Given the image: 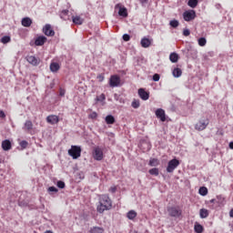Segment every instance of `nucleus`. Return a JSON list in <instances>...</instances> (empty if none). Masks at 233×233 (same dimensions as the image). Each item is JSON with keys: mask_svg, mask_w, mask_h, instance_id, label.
<instances>
[{"mask_svg": "<svg viewBox=\"0 0 233 233\" xmlns=\"http://www.w3.org/2000/svg\"><path fill=\"white\" fill-rule=\"evenodd\" d=\"M112 208V200L108 195H101L99 197V205L96 207L97 212L103 214L105 210H110Z\"/></svg>", "mask_w": 233, "mask_h": 233, "instance_id": "1", "label": "nucleus"}, {"mask_svg": "<svg viewBox=\"0 0 233 233\" xmlns=\"http://www.w3.org/2000/svg\"><path fill=\"white\" fill-rule=\"evenodd\" d=\"M68 154L73 157V159H77L81 157V147L77 146H72L68 150Z\"/></svg>", "mask_w": 233, "mask_h": 233, "instance_id": "2", "label": "nucleus"}, {"mask_svg": "<svg viewBox=\"0 0 233 233\" xmlns=\"http://www.w3.org/2000/svg\"><path fill=\"white\" fill-rule=\"evenodd\" d=\"M208 123H209L208 118H203L196 124L195 129L201 132V130H205V128L208 127Z\"/></svg>", "mask_w": 233, "mask_h": 233, "instance_id": "3", "label": "nucleus"}, {"mask_svg": "<svg viewBox=\"0 0 233 233\" xmlns=\"http://www.w3.org/2000/svg\"><path fill=\"white\" fill-rule=\"evenodd\" d=\"M177 167H179V160H177L176 158L172 159L167 164V172H168L170 174V173L174 172L176 170V168H177Z\"/></svg>", "mask_w": 233, "mask_h": 233, "instance_id": "4", "label": "nucleus"}, {"mask_svg": "<svg viewBox=\"0 0 233 233\" xmlns=\"http://www.w3.org/2000/svg\"><path fill=\"white\" fill-rule=\"evenodd\" d=\"M167 212L171 218H179L181 216V209L176 207H168Z\"/></svg>", "mask_w": 233, "mask_h": 233, "instance_id": "5", "label": "nucleus"}, {"mask_svg": "<svg viewBox=\"0 0 233 233\" xmlns=\"http://www.w3.org/2000/svg\"><path fill=\"white\" fill-rule=\"evenodd\" d=\"M121 83V78L118 76H111L109 79V86L112 88H116V86H119Z\"/></svg>", "mask_w": 233, "mask_h": 233, "instance_id": "6", "label": "nucleus"}, {"mask_svg": "<svg viewBox=\"0 0 233 233\" xmlns=\"http://www.w3.org/2000/svg\"><path fill=\"white\" fill-rule=\"evenodd\" d=\"M93 157L96 161H101L103 159V149L99 147H95L93 151Z\"/></svg>", "mask_w": 233, "mask_h": 233, "instance_id": "7", "label": "nucleus"}, {"mask_svg": "<svg viewBox=\"0 0 233 233\" xmlns=\"http://www.w3.org/2000/svg\"><path fill=\"white\" fill-rule=\"evenodd\" d=\"M183 18L185 21H192L193 19H196V11L194 10H189L186 11L183 14Z\"/></svg>", "mask_w": 233, "mask_h": 233, "instance_id": "8", "label": "nucleus"}, {"mask_svg": "<svg viewBox=\"0 0 233 233\" xmlns=\"http://www.w3.org/2000/svg\"><path fill=\"white\" fill-rule=\"evenodd\" d=\"M116 10L118 9V15L121 17H128V11L126 7H122L121 4H116L115 6Z\"/></svg>", "mask_w": 233, "mask_h": 233, "instance_id": "9", "label": "nucleus"}, {"mask_svg": "<svg viewBox=\"0 0 233 233\" xmlns=\"http://www.w3.org/2000/svg\"><path fill=\"white\" fill-rule=\"evenodd\" d=\"M43 32H44L45 35H47L49 37L56 35V32L54 31V29H52V25L49 24H46L44 26Z\"/></svg>", "mask_w": 233, "mask_h": 233, "instance_id": "10", "label": "nucleus"}, {"mask_svg": "<svg viewBox=\"0 0 233 233\" xmlns=\"http://www.w3.org/2000/svg\"><path fill=\"white\" fill-rule=\"evenodd\" d=\"M156 116L157 119H160L163 123L167 121V115L165 114V111L162 108H158L156 110Z\"/></svg>", "mask_w": 233, "mask_h": 233, "instance_id": "11", "label": "nucleus"}, {"mask_svg": "<svg viewBox=\"0 0 233 233\" xmlns=\"http://www.w3.org/2000/svg\"><path fill=\"white\" fill-rule=\"evenodd\" d=\"M153 41V39L143 37L140 41L142 48H148L152 45Z\"/></svg>", "mask_w": 233, "mask_h": 233, "instance_id": "12", "label": "nucleus"}, {"mask_svg": "<svg viewBox=\"0 0 233 233\" xmlns=\"http://www.w3.org/2000/svg\"><path fill=\"white\" fill-rule=\"evenodd\" d=\"M46 121L49 123V125H57V123H59V116L56 115H50L46 117Z\"/></svg>", "mask_w": 233, "mask_h": 233, "instance_id": "13", "label": "nucleus"}, {"mask_svg": "<svg viewBox=\"0 0 233 233\" xmlns=\"http://www.w3.org/2000/svg\"><path fill=\"white\" fill-rule=\"evenodd\" d=\"M25 59L29 65H32L33 66H37V65H39V59L34 56H27Z\"/></svg>", "mask_w": 233, "mask_h": 233, "instance_id": "14", "label": "nucleus"}, {"mask_svg": "<svg viewBox=\"0 0 233 233\" xmlns=\"http://www.w3.org/2000/svg\"><path fill=\"white\" fill-rule=\"evenodd\" d=\"M138 96L143 99V101H148V98L150 97L148 92L145 91L143 88L138 89Z\"/></svg>", "mask_w": 233, "mask_h": 233, "instance_id": "15", "label": "nucleus"}, {"mask_svg": "<svg viewBox=\"0 0 233 233\" xmlns=\"http://www.w3.org/2000/svg\"><path fill=\"white\" fill-rule=\"evenodd\" d=\"M45 43H46V36H38L35 41V45L36 46H43L45 45Z\"/></svg>", "mask_w": 233, "mask_h": 233, "instance_id": "16", "label": "nucleus"}, {"mask_svg": "<svg viewBox=\"0 0 233 233\" xmlns=\"http://www.w3.org/2000/svg\"><path fill=\"white\" fill-rule=\"evenodd\" d=\"M2 148L5 152L10 150L12 148V143L10 142V140H8V139L4 140L2 142Z\"/></svg>", "mask_w": 233, "mask_h": 233, "instance_id": "17", "label": "nucleus"}, {"mask_svg": "<svg viewBox=\"0 0 233 233\" xmlns=\"http://www.w3.org/2000/svg\"><path fill=\"white\" fill-rule=\"evenodd\" d=\"M32 25V19L30 17H25L22 19V26H25V28H28V26Z\"/></svg>", "mask_w": 233, "mask_h": 233, "instance_id": "18", "label": "nucleus"}, {"mask_svg": "<svg viewBox=\"0 0 233 233\" xmlns=\"http://www.w3.org/2000/svg\"><path fill=\"white\" fill-rule=\"evenodd\" d=\"M169 60L171 63H177V61H179V55L177 53H171L169 56Z\"/></svg>", "mask_w": 233, "mask_h": 233, "instance_id": "19", "label": "nucleus"}, {"mask_svg": "<svg viewBox=\"0 0 233 233\" xmlns=\"http://www.w3.org/2000/svg\"><path fill=\"white\" fill-rule=\"evenodd\" d=\"M106 125H114L116 123V118L112 115H108L106 116Z\"/></svg>", "mask_w": 233, "mask_h": 233, "instance_id": "20", "label": "nucleus"}, {"mask_svg": "<svg viewBox=\"0 0 233 233\" xmlns=\"http://www.w3.org/2000/svg\"><path fill=\"white\" fill-rule=\"evenodd\" d=\"M173 76L174 77H181L183 71H181V68L179 67H176L173 71H172Z\"/></svg>", "mask_w": 233, "mask_h": 233, "instance_id": "21", "label": "nucleus"}, {"mask_svg": "<svg viewBox=\"0 0 233 233\" xmlns=\"http://www.w3.org/2000/svg\"><path fill=\"white\" fill-rule=\"evenodd\" d=\"M137 217V212H136L135 210H130L129 212H127V218L128 219H136V218Z\"/></svg>", "mask_w": 233, "mask_h": 233, "instance_id": "22", "label": "nucleus"}, {"mask_svg": "<svg viewBox=\"0 0 233 233\" xmlns=\"http://www.w3.org/2000/svg\"><path fill=\"white\" fill-rule=\"evenodd\" d=\"M105 229L100 227H94L90 229L89 233H104Z\"/></svg>", "mask_w": 233, "mask_h": 233, "instance_id": "23", "label": "nucleus"}, {"mask_svg": "<svg viewBox=\"0 0 233 233\" xmlns=\"http://www.w3.org/2000/svg\"><path fill=\"white\" fill-rule=\"evenodd\" d=\"M199 216L201 219H205L206 218H208V211L205 208H201L199 211Z\"/></svg>", "mask_w": 233, "mask_h": 233, "instance_id": "24", "label": "nucleus"}, {"mask_svg": "<svg viewBox=\"0 0 233 233\" xmlns=\"http://www.w3.org/2000/svg\"><path fill=\"white\" fill-rule=\"evenodd\" d=\"M60 66H59V64L54 62V63H51L50 65V70L51 72H57V70H59Z\"/></svg>", "mask_w": 233, "mask_h": 233, "instance_id": "25", "label": "nucleus"}, {"mask_svg": "<svg viewBox=\"0 0 233 233\" xmlns=\"http://www.w3.org/2000/svg\"><path fill=\"white\" fill-rule=\"evenodd\" d=\"M83 18L80 16H73V23H75V25H83Z\"/></svg>", "mask_w": 233, "mask_h": 233, "instance_id": "26", "label": "nucleus"}, {"mask_svg": "<svg viewBox=\"0 0 233 233\" xmlns=\"http://www.w3.org/2000/svg\"><path fill=\"white\" fill-rule=\"evenodd\" d=\"M187 5L190 8H196L198 6V0H188Z\"/></svg>", "mask_w": 233, "mask_h": 233, "instance_id": "27", "label": "nucleus"}, {"mask_svg": "<svg viewBox=\"0 0 233 233\" xmlns=\"http://www.w3.org/2000/svg\"><path fill=\"white\" fill-rule=\"evenodd\" d=\"M68 10H63L60 14V17L61 19H64L65 21H66V19H68V17H66L68 15Z\"/></svg>", "mask_w": 233, "mask_h": 233, "instance_id": "28", "label": "nucleus"}, {"mask_svg": "<svg viewBox=\"0 0 233 233\" xmlns=\"http://www.w3.org/2000/svg\"><path fill=\"white\" fill-rule=\"evenodd\" d=\"M150 167H157L159 165V161L157 158H153L149 160Z\"/></svg>", "mask_w": 233, "mask_h": 233, "instance_id": "29", "label": "nucleus"}, {"mask_svg": "<svg viewBox=\"0 0 233 233\" xmlns=\"http://www.w3.org/2000/svg\"><path fill=\"white\" fill-rule=\"evenodd\" d=\"M170 26H172V28H177L179 26V21L177 20H171L169 22Z\"/></svg>", "mask_w": 233, "mask_h": 233, "instance_id": "30", "label": "nucleus"}, {"mask_svg": "<svg viewBox=\"0 0 233 233\" xmlns=\"http://www.w3.org/2000/svg\"><path fill=\"white\" fill-rule=\"evenodd\" d=\"M199 194L200 196H207V194H208V189H207V187H202L199 188Z\"/></svg>", "mask_w": 233, "mask_h": 233, "instance_id": "31", "label": "nucleus"}, {"mask_svg": "<svg viewBox=\"0 0 233 233\" xmlns=\"http://www.w3.org/2000/svg\"><path fill=\"white\" fill-rule=\"evenodd\" d=\"M25 127L27 130H32L33 127H34V124H32V121L30 120H27L25 121Z\"/></svg>", "mask_w": 233, "mask_h": 233, "instance_id": "32", "label": "nucleus"}, {"mask_svg": "<svg viewBox=\"0 0 233 233\" xmlns=\"http://www.w3.org/2000/svg\"><path fill=\"white\" fill-rule=\"evenodd\" d=\"M151 176H159V169L154 167L149 170Z\"/></svg>", "mask_w": 233, "mask_h": 233, "instance_id": "33", "label": "nucleus"}, {"mask_svg": "<svg viewBox=\"0 0 233 233\" xmlns=\"http://www.w3.org/2000/svg\"><path fill=\"white\" fill-rule=\"evenodd\" d=\"M11 39H10V36L8 35H5V36H3L1 38V43H3V45H6V43H10Z\"/></svg>", "mask_w": 233, "mask_h": 233, "instance_id": "34", "label": "nucleus"}, {"mask_svg": "<svg viewBox=\"0 0 233 233\" xmlns=\"http://www.w3.org/2000/svg\"><path fill=\"white\" fill-rule=\"evenodd\" d=\"M198 45H199V46H205L207 45V38L200 37L198 39Z\"/></svg>", "mask_w": 233, "mask_h": 233, "instance_id": "35", "label": "nucleus"}, {"mask_svg": "<svg viewBox=\"0 0 233 233\" xmlns=\"http://www.w3.org/2000/svg\"><path fill=\"white\" fill-rule=\"evenodd\" d=\"M217 203H218V205H225V198H223L222 196H218Z\"/></svg>", "mask_w": 233, "mask_h": 233, "instance_id": "36", "label": "nucleus"}, {"mask_svg": "<svg viewBox=\"0 0 233 233\" xmlns=\"http://www.w3.org/2000/svg\"><path fill=\"white\" fill-rule=\"evenodd\" d=\"M195 231H196L197 233H201V232H203V226H201V225H199V224L195 225Z\"/></svg>", "mask_w": 233, "mask_h": 233, "instance_id": "37", "label": "nucleus"}, {"mask_svg": "<svg viewBox=\"0 0 233 233\" xmlns=\"http://www.w3.org/2000/svg\"><path fill=\"white\" fill-rule=\"evenodd\" d=\"M131 106H133V108H139V100H134Z\"/></svg>", "mask_w": 233, "mask_h": 233, "instance_id": "38", "label": "nucleus"}, {"mask_svg": "<svg viewBox=\"0 0 233 233\" xmlns=\"http://www.w3.org/2000/svg\"><path fill=\"white\" fill-rule=\"evenodd\" d=\"M20 147H22V148H26V147H28V142H26V140L21 141Z\"/></svg>", "mask_w": 233, "mask_h": 233, "instance_id": "39", "label": "nucleus"}, {"mask_svg": "<svg viewBox=\"0 0 233 233\" xmlns=\"http://www.w3.org/2000/svg\"><path fill=\"white\" fill-rule=\"evenodd\" d=\"M105 99H106L105 94H101L99 96L96 97V101H105Z\"/></svg>", "mask_w": 233, "mask_h": 233, "instance_id": "40", "label": "nucleus"}, {"mask_svg": "<svg viewBox=\"0 0 233 233\" xmlns=\"http://www.w3.org/2000/svg\"><path fill=\"white\" fill-rule=\"evenodd\" d=\"M183 35H185V37H188V35H190V30L189 29H184Z\"/></svg>", "mask_w": 233, "mask_h": 233, "instance_id": "41", "label": "nucleus"}, {"mask_svg": "<svg viewBox=\"0 0 233 233\" xmlns=\"http://www.w3.org/2000/svg\"><path fill=\"white\" fill-rule=\"evenodd\" d=\"M56 185L58 188H65V183L61 180H59Z\"/></svg>", "mask_w": 233, "mask_h": 233, "instance_id": "42", "label": "nucleus"}, {"mask_svg": "<svg viewBox=\"0 0 233 233\" xmlns=\"http://www.w3.org/2000/svg\"><path fill=\"white\" fill-rule=\"evenodd\" d=\"M48 192H58V189L56 187H49Z\"/></svg>", "mask_w": 233, "mask_h": 233, "instance_id": "43", "label": "nucleus"}, {"mask_svg": "<svg viewBox=\"0 0 233 233\" xmlns=\"http://www.w3.org/2000/svg\"><path fill=\"white\" fill-rule=\"evenodd\" d=\"M123 39L124 41H130V35L128 34L123 35Z\"/></svg>", "mask_w": 233, "mask_h": 233, "instance_id": "44", "label": "nucleus"}, {"mask_svg": "<svg viewBox=\"0 0 233 233\" xmlns=\"http://www.w3.org/2000/svg\"><path fill=\"white\" fill-rule=\"evenodd\" d=\"M159 78H160L159 74H155L153 76V81L157 82V81H159Z\"/></svg>", "mask_w": 233, "mask_h": 233, "instance_id": "45", "label": "nucleus"}, {"mask_svg": "<svg viewBox=\"0 0 233 233\" xmlns=\"http://www.w3.org/2000/svg\"><path fill=\"white\" fill-rule=\"evenodd\" d=\"M89 117H90L91 119H96V117H97V113L92 112V113L89 115Z\"/></svg>", "mask_w": 233, "mask_h": 233, "instance_id": "46", "label": "nucleus"}, {"mask_svg": "<svg viewBox=\"0 0 233 233\" xmlns=\"http://www.w3.org/2000/svg\"><path fill=\"white\" fill-rule=\"evenodd\" d=\"M0 117H1L2 119H5V117H6V115L5 114V111L0 110Z\"/></svg>", "mask_w": 233, "mask_h": 233, "instance_id": "47", "label": "nucleus"}, {"mask_svg": "<svg viewBox=\"0 0 233 233\" xmlns=\"http://www.w3.org/2000/svg\"><path fill=\"white\" fill-rule=\"evenodd\" d=\"M142 6H147V4L148 3V0H139Z\"/></svg>", "mask_w": 233, "mask_h": 233, "instance_id": "48", "label": "nucleus"}, {"mask_svg": "<svg viewBox=\"0 0 233 233\" xmlns=\"http://www.w3.org/2000/svg\"><path fill=\"white\" fill-rule=\"evenodd\" d=\"M65 94H66L65 89H60L59 96H61V97H64Z\"/></svg>", "mask_w": 233, "mask_h": 233, "instance_id": "49", "label": "nucleus"}, {"mask_svg": "<svg viewBox=\"0 0 233 233\" xmlns=\"http://www.w3.org/2000/svg\"><path fill=\"white\" fill-rule=\"evenodd\" d=\"M116 190V187H112L109 188V192H111L112 194H115Z\"/></svg>", "mask_w": 233, "mask_h": 233, "instance_id": "50", "label": "nucleus"}, {"mask_svg": "<svg viewBox=\"0 0 233 233\" xmlns=\"http://www.w3.org/2000/svg\"><path fill=\"white\" fill-rule=\"evenodd\" d=\"M209 203H218V200L216 198H213L209 201Z\"/></svg>", "mask_w": 233, "mask_h": 233, "instance_id": "51", "label": "nucleus"}, {"mask_svg": "<svg viewBox=\"0 0 233 233\" xmlns=\"http://www.w3.org/2000/svg\"><path fill=\"white\" fill-rule=\"evenodd\" d=\"M99 81H104L105 77L103 76H98Z\"/></svg>", "mask_w": 233, "mask_h": 233, "instance_id": "52", "label": "nucleus"}, {"mask_svg": "<svg viewBox=\"0 0 233 233\" xmlns=\"http://www.w3.org/2000/svg\"><path fill=\"white\" fill-rule=\"evenodd\" d=\"M230 218H233V208L229 211Z\"/></svg>", "mask_w": 233, "mask_h": 233, "instance_id": "53", "label": "nucleus"}, {"mask_svg": "<svg viewBox=\"0 0 233 233\" xmlns=\"http://www.w3.org/2000/svg\"><path fill=\"white\" fill-rule=\"evenodd\" d=\"M229 148H231V150H233V142L229 143Z\"/></svg>", "mask_w": 233, "mask_h": 233, "instance_id": "54", "label": "nucleus"}, {"mask_svg": "<svg viewBox=\"0 0 233 233\" xmlns=\"http://www.w3.org/2000/svg\"><path fill=\"white\" fill-rule=\"evenodd\" d=\"M216 6H217V8H219L221 6V5L217 4Z\"/></svg>", "mask_w": 233, "mask_h": 233, "instance_id": "55", "label": "nucleus"}]
</instances>
